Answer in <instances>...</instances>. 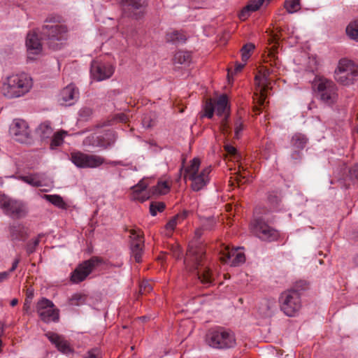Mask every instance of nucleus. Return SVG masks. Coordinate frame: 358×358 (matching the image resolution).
Instances as JSON below:
<instances>
[{
	"instance_id": "obj_1",
	"label": "nucleus",
	"mask_w": 358,
	"mask_h": 358,
	"mask_svg": "<svg viewBox=\"0 0 358 358\" xmlns=\"http://www.w3.org/2000/svg\"><path fill=\"white\" fill-rule=\"evenodd\" d=\"M205 250L203 246L191 244L189 245L184 263L189 271H196V275L201 282L206 287L210 286L214 282L210 269L203 262Z\"/></svg>"
},
{
	"instance_id": "obj_2",
	"label": "nucleus",
	"mask_w": 358,
	"mask_h": 358,
	"mask_svg": "<svg viewBox=\"0 0 358 358\" xmlns=\"http://www.w3.org/2000/svg\"><path fill=\"white\" fill-rule=\"evenodd\" d=\"M39 30L41 36L45 41L50 49L59 50L68 36V27L64 24H59L60 17L49 16Z\"/></svg>"
},
{
	"instance_id": "obj_3",
	"label": "nucleus",
	"mask_w": 358,
	"mask_h": 358,
	"mask_svg": "<svg viewBox=\"0 0 358 358\" xmlns=\"http://www.w3.org/2000/svg\"><path fill=\"white\" fill-rule=\"evenodd\" d=\"M33 85L32 78L27 73L13 74L6 78L2 91L5 96L12 99L24 95Z\"/></svg>"
},
{
	"instance_id": "obj_4",
	"label": "nucleus",
	"mask_w": 358,
	"mask_h": 358,
	"mask_svg": "<svg viewBox=\"0 0 358 358\" xmlns=\"http://www.w3.org/2000/svg\"><path fill=\"white\" fill-rule=\"evenodd\" d=\"M204 110L205 115L210 119L213 117L214 111L216 112L217 115L222 117L220 126L222 133L224 135H228L231 133L227 120L229 116V106L227 95L222 94L215 101L212 99L207 101Z\"/></svg>"
},
{
	"instance_id": "obj_5",
	"label": "nucleus",
	"mask_w": 358,
	"mask_h": 358,
	"mask_svg": "<svg viewBox=\"0 0 358 358\" xmlns=\"http://www.w3.org/2000/svg\"><path fill=\"white\" fill-rule=\"evenodd\" d=\"M271 69H259L255 73V81L256 85V91L255 92V97L254 100L257 105L254 107V111L259 114L262 107H264L267 92L271 89L273 77Z\"/></svg>"
},
{
	"instance_id": "obj_6",
	"label": "nucleus",
	"mask_w": 358,
	"mask_h": 358,
	"mask_svg": "<svg viewBox=\"0 0 358 358\" xmlns=\"http://www.w3.org/2000/svg\"><path fill=\"white\" fill-rule=\"evenodd\" d=\"M313 87L317 97L324 104L332 106L338 99V89L337 85L331 80L323 76H316Z\"/></svg>"
},
{
	"instance_id": "obj_7",
	"label": "nucleus",
	"mask_w": 358,
	"mask_h": 358,
	"mask_svg": "<svg viewBox=\"0 0 358 358\" xmlns=\"http://www.w3.org/2000/svg\"><path fill=\"white\" fill-rule=\"evenodd\" d=\"M200 164L199 158H194L185 169V178L192 181L191 188L195 192L200 191L208 184L212 170L209 166L199 171Z\"/></svg>"
},
{
	"instance_id": "obj_8",
	"label": "nucleus",
	"mask_w": 358,
	"mask_h": 358,
	"mask_svg": "<svg viewBox=\"0 0 358 358\" xmlns=\"http://www.w3.org/2000/svg\"><path fill=\"white\" fill-rule=\"evenodd\" d=\"M206 342L209 346L217 349L232 348L236 345L234 332L222 327L210 331L207 334Z\"/></svg>"
},
{
	"instance_id": "obj_9",
	"label": "nucleus",
	"mask_w": 358,
	"mask_h": 358,
	"mask_svg": "<svg viewBox=\"0 0 358 358\" xmlns=\"http://www.w3.org/2000/svg\"><path fill=\"white\" fill-rule=\"evenodd\" d=\"M148 183L143 179L132 187V199L143 202L150 199L152 195L165 194L169 192L170 186L166 181H159L157 185L153 186L151 192L147 191Z\"/></svg>"
},
{
	"instance_id": "obj_10",
	"label": "nucleus",
	"mask_w": 358,
	"mask_h": 358,
	"mask_svg": "<svg viewBox=\"0 0 358 358\" xmlns=\"http://www.w3.org/2000/svg\"><path fill=\"white\" fill-rule=\"evenodd\" d=\"M281 310L289 317H294L301 308L300 294L294 289L285 291L280 297Z\"/></svg>"
},
{
	"instance_id": "obj_11",
	"label": "nucleus",
	"mask_w": 358,
	"mask_h": 358,
	"mask_svg": "<svg viewBox=\"0 0 358 358\" xmlns=\"http://www.w3.org/2000/svg\"><path fill=\"white\" fill-rule=\"evenodd\" d=\"M265 216H260L254 220L252 223V231L257 238L264 241H274L279 237V232L270 227L266 222Z\"/></svg>"
},
{
	"instance_id": "obj_12",
	"label": "nucleus",
	"mask_w": 358,
	"mask_h": 358,
	"mask_svg": "<svg viewBox=\"0 0 358 358\" xmlns=\"http://www.w3.org/2000/svg\"><path fill=\"white\" fill-rule=\"evenodd\" d=\"M0 207L6 215L13 218L21 219L28 213L27 206L24 202L6 196H0Z\"/></svg>"
},
{
	"instance_id": "obj_13",
	"label": "nucleus",
	"mask_w": 358,
	"mask_h": 358,
	"mask_svg": "<svg viewBox=\"0 0 358 358\" xmlns=\"http://www.w3.org/2000/svg\"><path fill=\"white\" fill-rule=\"evenodd\" d=\"M124 16L138 20L143 16L147 0H116Z\"/></svg>"
},
{
	"instance_id": "obj_14",
	"label": "nucleus",
	"mask_w": 358,
	"mask_h": 358,
	"mask_svg": "<svg viewBox=\"0 0 358 358\" xmlns=\"http://www.w3.org/2000/svg\"><path fill=\"white\" fill-rule=\"evenodd\" d=\"M71 161L78 168L94 169L100 166L105 162L104 158L96 155H90L80 151L71 153Z\"/></svg>"
},
{
	"instance_id": "obj_15",
	"label": "nucleus",
	"mask_w": 358,
	"mask_h": 358,
	"mask_svg": "<svg viewBox=\"0 0 358 358\" xmlns=\"http://www.w3.org/2000/svg\"><path fill=\"white\" fill-rule=\"evenodd\" d=\"M103 259L98 257H92L80 264L71 273V280L74 283L83 281L88 275L98 266L101 264Z\"/></svg>"
},
{
	"instance_id": "obj_16",
	"label": "nucleus",
	"mask_w": 358,
	"mask_h": 358,
	"mask_svg": "<svg viewBox=\"0 0 358 358\" xmlns=\"http://www.w3.org/2000/svg\"><path fill=\"white\" fill-rule=\"evenodd\" d=\"M36 311L44 322H57L59 321V310L51 301L47 299H42L37 303Z\"/></svg>"
},
{
	"instance_id": "obj_17",
	"label": "nucleus",
	"mask_w": 358,
	"mask_h": 358,
	"mask_svg": "<svg viewBox=\"0 0 358 358\" xmlns=\"http://www.w3.org/2000/svg\"><path fill=\"white\" fill-rule=\"evenodd\" d=\"M9 132L14 140L20 143H27L30 140L29 127L23 120H14L10 126Z\"/></svg>"
},
{
	"instance_id": "obj_18",
	"label": "nucleus",
	"mask_w": 358,
	"mask_h": 358,
	"mask_svg": "<svg viewBox=\"0 0 358 358\" xmlns=\"http://www.w3.org/2000/svg\"><path fill=\"white\" fill-rule=\"evenodd\" d=\"M131 253L135 261L140 263L143 253L144 239L140 231L130 229Z\"/></svg>"
},
{
	"instance_id": "obj_19",
	"label": "nucleus",
	"mask_w": 358,
	"mask_h": 358,
	"mask_svg": "<svg viewBox=\"0 0 358 358\" xmlns=\"http://www.w3.org/2000/svg\"><path fill=\"white\" fill-rule=\"evenodd\" d=\"M308 143V138L304 134H295L291 140L292 153L291 158L295 162L301 159L302 150L305 148Z\"/></svg>"
},
{
	"instance_id": "obj_20",
	"label": "nucleus",
	"mask_w": 358,
	"mask_h": 358,
	"mask_svg": "<svg viewBox=\"0 0 358 358\" xmlns=\"http://www.w3.org/2000/svg\"><path fill=\"white\" fill-rule=\"evenodd\" d=\"M220 260L223 263H227L231 258V266H236L245 261L243 252H238L236 248L230 249L229 246H224L220 251Z\"/></svg>"
},
{
	"instance_id": "obj_21",
	"label": "nucleus",
	"mask_w": 358,
	"mask_h": 358,
	"mask_svg": "<svg viewBox=\"0 0 358 358\" xmlns=\"http://www.w3.org/2000/svg\"><path fill=\"white\" fill-rule=\"evenodd\" d=\"M78 99V89L73 84H69L61 91L59 101L62 105L72 106Z\"/></svg>"
},
{
	"instance_id": "obj_22",
	"label": "nucleus",
	"mask_w": 358,
	"mask_h": 358,
	"mask_svg": "<svg viewBox=\"0 0 358 358\" xmlns=\"http://www.w3.org/2000/svg\"><path fill=\"white\" fill-rule=\"evenodd\" d=\"M357 76L356 69H336L334 71L336 80L343 85L352 84Z\"/></svg>"
},
{
	"instance_id": "obj_23",
	"label": "nucleus",
	"mask_w": 358,
	"mask_h": 358,
	"mask_svg": "<svg viewBox=\"0 0 358 358\" xmlns=\"http://www.w3.org/2000/svg\"><path fill=\"white\" fill-rule=\"evenodd\" d=\"M45 336L55 345L57 350L63 354L68 355L73 352V349L69 343L63 336L59 335L55 332L48 331L45 334Z\"/></svg>"
},
{
	"instance_id": "obj_24",
	"label": "nucleus",
	"mask_w": 358,
	"mask_h": 358,
	"mask_svg": "<svg viewBox=\"0 0 358 358\" xmlns=\"http://www.w3.org/2000/svg\"><path fill=\"white\" fill-rule=\"evenodd\" d=\"M26 46L27 48L28 58L33 59L31 55H38L42 51V45L38 39V35L35 32H29L27 34L26 40Z\"/></svg>"
},
{
	"instance_id": "obj_25",
	"label": "nucleus",
	"mask_w": 358,
	"mask_h": 358,
	"mask_svg": "<svg viewBox=\"0 0 358 358\" xmlns=\"http://www.w3.org/2000/svg\"><path fill=\"white\" fill-rule=\"evenodd\" d=\"M9 235L12 241H24L27 238L25 227L19 222H13L9 226Z\"/></svg>"
},
{
	"instance_id": "obj_26",
	"label": "nucleus",
	"mask_w": 358,
	"mask_h": 358,
	"mask_svg": "<svg viewBox=\"0 0 358 358\" xmlns=\"http://www.w3.org/2000/svg\"><path fill=\"white\" fill-rule=\"evenodd\" d=\"M264 1V0H250L241 11L239 18L241 20H245L252 12L257 11L259 9Z\"/></svg>"
},
{
	"instance_id": "obj_27",
	"label": "nucleus",
	"mask_w": 358,
	"mask_h": 358,
	"mask_svg": "<svg viewBox=\"0 0 358 358\" xmlns=\"http://www.w3.org/2000/svg\"><path fill=\"white\" fill-rule=\"evenodd\" d=\"M235 175L236 176L234 178H231L229 182H231V185H234V181H232V179H234V182L237 184V185L240 186L241 185H243L248 181L249 178L251 176V173L250 171H248L246 168H245L242 165H239L238 171L237 173H235Z\"/></svg>"
},
{
	"instance_id": "obj_28",
	"label": "nucleus",
	"mask_w": 358,
	"mask_h": 358,
	"mask_svg": "<svg viewBox=\"0 0 358 358\" xmlns=\"http://www.w3.org/2000/svg\"><path fill=\"white\" fill-rule=\"evenodd\" d=\"M113 74V69H90L92 79L97 82L108 79Z\"/></svg>"
},
{
	"instance_id": "obj_29",
	"label": "nucleus",
	"mask_w": 358,
	"mask_h": 358,
	"mask_svg": "<svg viewBox=\"0 0 358 358\" xmlns=\"http://www.w3.org/2000/svg\"><path fill=\"white\" fill-rule=\"evenodd\" d=\"M187 216V213L186 211L183 212L181 214H178L173 217L166 224L165 226V235L167 237H171L172 236L173 231L175 229L176 227L178 224V220H183Z\"/></svg>"
},
{
	"instance_id": "obj_30",
	"label": "nucleus",
	"mask_w": 358,
	"mask_h": 358,
	"mask_svg": "<svg viewBox=\"0 0 358 358\" xmlns=\"http://www.w3.org/2000/svg\"><path fill=\"white\" fill-rule=\"evenodd\" d=\"M255 48V46L252 43H248L244 45L241 50V59L243 63L237 64L236 67H244L246 64V62L253 53Z\"/></svg>"
},
{
	"instance_id": "obj_31",
	"label": "nucleus",
	"mask_w": 358,
	"mask_h": 358,
	"mask_svg": "<svg viewBox=\"0 0 358 358\" xmlns=\"http://www.w3.org/2000/svg\"><path fill=\"white\" fill-rule=\"evenodd\" d=\"M192 61L190 52L179 50L176 52L173 57L175 64L188 65Z\"/></svg>"
},
{
	"instance_id": "obj_32",
	"label": "nucleus",
	"mask_w": 358,
	"mask_h": 358,
	"mask_svg": "<svg viewBox=\"0 0 358 358\" xmlns=\"http://www.w3.org/2000/svg\"><path fill=\"white\" fill-rule=\"evenodd\" d=\"M275 303L265 300L262 301L259 307V314L264 317H271L274 311Z\"/></svg>"
},
{
	"instance_id": "obj_33",
	"label": "nucleus",
	"mask_w": 358,
	"mask_h": 358,
	"mask_svg": "<svg viewBox=\"0 0 358 358\" xmlns=\"http://www.w3.org/2000/svg\"><path fill=\"white\" fill-rule=\"evenodd\" d=\"M20 179L33 187H40L42 185L41 177L39 173L21 176H20Z\"/></svg>"
},
{
	"instance_id": "obj_34",
	"label": "nucleus",
	"mask_w": 358,
	"mask_h": 358,
	"mask_svg": "<svg viewBox=\"0 0 358 358\" xmlns=\"http://www.w3.org/2000/svg\"><path fill=\"white\" fill-rule=\"evenodd\" d=\"M187 40V36L180 31H174L166 34V41L173 43H185Z\"/></svg>"
},
{
	"instance_id": "obj_35",
	"label": "nucleus",
	"mask_w": 358,
	"mask_h": 358,
	"mask_svg": "<svg viewBox=\"0 0 358 358\" xmlns=\"http://www.w3.org/2000/svg\"><path fill=\"white\" fill-rule=\"evenodd\" d=\"M45 200L53 204L54 206L66 209L67 207L66 203L63 200L62 197L57 194H44L43 196Z\"/></svg>"
},
{
	"instance_id": "obj_36",
	"label": "nucleus",
	"mask_w": 358,
	"mask_h": 358,
	"mask_svg": "<svg viewBox=\"0 0 358 358\" xmlns=\"http://www.w3.org/2000/svg\"><path fill=\"white\" fill-rule=\"evenodd\" d=\"M53 132V129L49 122L41 123L36 129V133L43 138L50 137Z\"/></svg>"
},
{
	"instance_id": "obj_37",
	"label": "nucleus",
	"mask_w": 358,
	"mask_h": 358,
	"mask_svg": "<svg viewBox=\"0 0 358 358\" xmlns=\"http://www.w3.org/2000/svg\"><path fill=\"white\" fill-rule=\"evenodd\" d=\"M346 34L350 38L358 41V20L350 22L347 26Z\"/></svg>"
},
{
	"instance_id": "obj_38",
	"label": "nucleus",
	"mask_w": 358,
	"mask_h": 358,
	"mask_svg": "<svg viewBox=\"0 0 358 358\" xmlns=\"http://www.w3.org/2000/svg\"><path fill=\"white\" fill-rule=\"evenodd\" d=\"M284 6L289 13H294L301 8L300 0H285Z\"/></svg>"
},
{
	"instance_id": "obj_39",
	"label": "nucleus",
	"mask_w": 358,
	"mask_h": 358,
	"mask_svg": "<svg viewBox=\"0 0 358 358\" xmlns=\"http://www.w3.org/2000/svg\"><path fill=\"white\" fill-rule=\"evenodd\" d=\"M66 134V132L64 131L55 133L50 143V148L53 150L59 146L63 143V139Z\"/></svg>"
},
{
	"instance_id": "obj_40",
	"label": "nucleus",
	"mask_w": 358,
	"mask_h": 358,
	"mask_svg": "<svg viewBox=\"0 0 358 358\" xmlns=\"http://www.w3.org/2000/svg\"><path fill=\"white\" fill-rule=\"evenodd\" d=\"M165 208V204L162 202H152L150 206V212L152 216H155L158 212H162Z\"/></svg>"
},
{
	"instance_id": "obj_41",
	"label": "nucleus",
	"mask_w": 358,
	"mask_h": 358,
	"mask_svg": "<svg viewBox=\"0 0 358 358\" xmlns=\"http://www.w3.org/2000/svg\"><path fill=\"white\" fill-rule=\"evenodd\" d=\"M85 296L80 294H75L70 299V304L72 306H80L85 303Z\"/></svg>"
},
{
	"instance_id": "obj_42",
	"label": "nucleus",
	"mask_w": 358,
	"mask_h": 358,
	"mask_svg": "<svg viewBox=\"0 0 358 358\" xmlns=\"http://www.w3.org/2000/svg\"><path fill=\"white\" fill-rule=\"evenodd\" d=\"M265 62H269L271 67H275L280 65L278 57L273 52H270L268 53Z\"/></svg>"
},
{
	"instance_id": "obj_43",
	"label": "nucleus",
	"mask_w": 358,
	"mask_h": 358,
	"mask_svg": "<svg viewBox=\"0 0 358 358\" xmlns=\"http://www.w3.org/2000/svg\"><path fill=\"white\" fill-rule=\"evenodd\" d=\"M152 290V285L150 281L143 280L140 284V293L145 294Z\"/></svg>"
},
{
	"instance_id": "obj_44",
	"label": "nucleus",
	"mask_w": 358,
	"mask_h": 358,
	"mask_svg": "<svg viewBox=\"0 0 358 358\" xmlns=\"http://www.w3.org/2000/svg\"><path fill=\"white\" fill-rule=\"evenodd\" d=\"M268 201L272 206V210L273 211H277L278 210L280 203V199L276 195H269L268 196Z\"/></svg>"
},
{
	"instance_id": "obj_45",
	"label": "nucleus",
	"mask_w": 358,
	"mask_h": 358,
	"mask_svg": "<svg viewBox=\"0 0 358 358\" xmlns=\"http://www.w3.org/2000/svg\"><path fill=\"white\" fill-rule=\"evenodd\" d=\"M43 236V235L39 234L38 236L32 242L29 243L27 245V252L29 255L33 253L37 245L39 244L40 238Z\"/></svg>"
},
{
	"instance_id": "obj_46",
	"label": "nucleus",
	"mask_w": 358,
	"mask_h": 358,
	"mask_svg": "<svg viewBox=\"0 0 358 358\" xmlns=\"http://www.w3.org/2000/svg\"><path fill=\"white\" fill-rule=\"evenodd\" d=\"M170 251L172 256L176 259L180 258L182 255V249L179 245H171Z\"/></svg>"
},
{
	"instance_id": "obj_47",
	"label": "nucleus",
	"mask_w": 358,
	"mask_h": 358,
	"mask_svg": "<svg viewBox=\"0 0 358 358\" xmlns=\"http://www.w3.org/2000/svg\"><path fill=\"white\" fill-rule=\"evenodd\" d=\"M338 67H358V65L355 64V62L350 59L343 58L340 59Z\"/></svg>"
},
{
	"instance_id": "obj_48",
	"label": "nucleus",
	"mask_w": 358,
	"mask_h": 358,
	"mask_svg": "<svg viewBox=\"0 0 358 358\" xmlns=\"http://www.w3.org/2000/svg\"><path fill=\"white\" fill-rule=\"evenodd\" d=\"M350 178L354 182H358V164L354 165L349 170Z\"/></svg>"
},
{
	"instance_id": "obj_49",
	"label": "nucleus",
	"mask_w": 358,
	"mask_h": 358,
	"mask_svg": "<svg viewBox=\"0 0 358 358\" xmlns=\"http://www.w3.org/2000/svg\"><path fill=\"white\" fill-rule=\"evenodd\" d=\"M92 114V110L89 107H83L79 111L80 116L85 120H87L88 117H90Z\"/></svg>"
},
{
	"instance_id": "obj_50",
	"label": "nucleus",
	"mask_w": 358,
	"mask_h": 358,
	"mask_svg": "<svg viewBox=\"0 0 358 358\" xmlns=\"http://www.w3.org/2000/svg\"><path fill=\"white\" fill-rule=\"evenodd\" d=\"M243 129V124L241 120H238L235 123V138H239L241 132Z\"/></svg>"
},
{
	"instance_id": "obj_51",
	"label": "nucleus",
	"mask_w": 358,
	"mask_h": 358,
	"mask_svg": "<svg viewBox=\"0 0 358 358\" xmlns=\"http://www.w3.org/2000/svg\"><path fill=\"white\" fill-rule=\"evenodd\" d=\"M241 69H231V68L227 69V79H228L229 83L232 82L231 77L234 75L240 72Z\"/></svg>"
},
{
	"instance_id": "obj_52",
	"label": "nucleus",
	"mask_w": 358,
	"mask_h": 358,
	"mask_svg": "<svg viewBox=\"0 0 358 358\" xmlns=\"http://www.w3.org/2000/svg\"><path fill=\"white\" fill-rule=\"evenodd\" d=\"M142 124L145 128H150L153 125L152 120H151L150 117L147 115L143 118Z\"/></svg>"
},
{
	"instance_id": "obj_53",
	"label": "nucleus",
	"mask_w": 358,
	"mask_h": 358,
	"mask_svg": "<svg viewBox=\"0 0 358 358\" xmlns=\"http://www.w3.org/2000/svg\"><path fill=\"white\" fill-rule=\"evenodd\" d=\"M224 150L229 155L233 157H235L237 154L236 149L231 145H224Z\"/></svg>"
},
{
	"instance_id": "obj_54",
	"label": "nucleus",
	"mask_w": 358,
	"mask_h": 358,
	"mask_svg": "<svg viewBox=\"0 0 358 358\" xmlns=\"http://www.w3.org/2000/svg\"><path fill=\"white\" fill-rule=\"evenodd\" d=\"M10 271H3L0 273V282L7 280L10 277Z\"/></svg>"
},
{
	"instance_id": "obj_55",
	"label": "nucleus",
	"mask_w": 358,
	"mask_h": 358,
	"mask_svg": "<svg viewBox=\"0 0 358 358\" xmlns=\"http://www.w3.org/2000/svg\"><path fill=\"white\" fill-rule=\"evenodd\" d=\"M207 224L203 225V227L206 230H211L215 224V222L213 219H209L207 220Z\"/></svg>"
},
{
	"instance_id": "obj_56",
	"label": "nucleus",
	"mask_w": 358,
	"mask_h": 358,
	"mask_svg": "<svg viewBox=\"0 0 358 358\" xmlns=\"http://www.w3.org/2000/svg\"><path fill=\"white\" fill-rule=\"evenodd\" d=\"M117 120L121 122H127L129 120V117L127 115L121 113L117 115Z\"/></svg>"
},
{
	"instance_id": "obj_57",
	"label": "nucleus",
	"mask_w": 358,
	"mask_h": 358,
	"mask_svg": "<svg viewBox=\"0 0 358 358\" xmlns=\"http://www.w3.org/2000/svg\"><path fill=\"white\" fill-rule=\"evenodd\" d=\"M20 262V258H16L14 260L11 268L9 269L10 273L13 272L17 268Z\"/></svg>"
},
{
	"instance_id": "obj_58",
	"label": "nucleus",
	"mask_w": 358,
	"mask_h": 358,
	"mask_svg": "<svg viewBox=\"0 0 358 358\" xmlns=\"http://www.w3.org/2000/svg\"><path fill=\"white\" fill-rule=\"evenodd\" d=\"M97 350H92L88 352V355L86 357V358H99L97 357Z\"/></svg>"
},
{
	"instance_id": "obj_59",
	"label": "nucleus",
	"mask_w": 358,
	"mask_h": 358,
	"mask_svg": "<svg viewBox=\"0 0 358 358\" xmlns=\"http://www.w3.org/2000/svg\"><path fill=\"white\" fill-rule=\"evenodd\" d=\"M17 303H18V300L17 299H13L10 301V306L13 307L15 306Z\"/></svg>"
},
{
	"instance_id": "obj_60",
	"label": "nucleus",
	"mask_w": 358,
	"mask_h": 358,
	"mask_svg": "<svg viewBox=\"0 0 358 358\" xmlns=\"http://www.w3.org/2000/svg\"><path fill=\"white\" fill-rule=\"evenodd\" d=\"M112 164H114V165H116V164H119L120 163L119 162H112Z\"/></svg>"
},
{
	"instance_id": "obj_61",
	"label": "nucleus",
	"mask_w": 358,
	"mask_h": 358,
	"mask_svg": "<svg viewBox=\"0 0 358 358\" xmlns=\"http://www.w3.org/2000/svg\"><path fill=\"white\" fill-rule=\"evenodd\" d=\"M110 134L115 138V133L111 132Z\"/></svg>"
}]
</instances>
